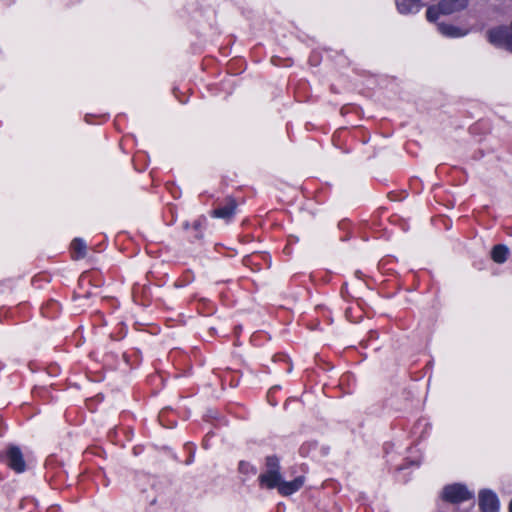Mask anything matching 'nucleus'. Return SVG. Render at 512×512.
Segmentation results:
<instances>
[{"instance_id": "nucleus-1", "label": "nucleus", "mask_w": 512, "mask_h": 512, "mask_svg": "<svg viewBox=\"0 0 512 512\" xmlns=\"http://www.w3.org/2000/svg\"><path fill=\"white\" fill-rule=\"evenodd\" d=\"M426 17L429 22L435 23L443 35H448V0H441L437 4L428 7Z\"/></svg>"}, {"instance_id": "nucleus-2", "label": "nucleus", "mask_w": 512, "mask_h": 512, "mask_svg": "<svg viewBox=\"0 0 512 512\" xmlns=\"http://www.w3.org/2000/svg\"><path fill=\"white\" fill-rule=\"evenodd\" d=\"M6 462L9 468L16 473H22L26 469L24 456L19 447L11 445L7 449Z\"/></svg>"}, {"instance_id": "nucleus-3", "label": "nucleus", "mask_w": 512, "mask_h": 512, "mask_svg": "<svg viewBox=\"0 0 512 512\" xmlns=\"http://www.w3.org/2000/svg\"><path fill=\"white\" fill-rule=\"evenodd\" d=\"M479 506L482 512H498L499 499L492 490H482L479 493Z\"/></svg>"}, {"instance_id": "nucleus-4", "label": "nucleus", "mask_w": 512, "mask_h": 512, "mask_svg": "<svg viewBox=\"0 0 512 512\" xmlns=\"http://www.w3.org/2000/svg\"><path fill=\"white\" fill-rule=\"evenodd\" d=\"M474 498V491L467 486L454 483L450 485V503H460Z\"/></svg>"}, {"instance_id": "nucleus-5", "label": "nucleus", "mask_w": 512, "mask_h": 512, "mask_svg": "<svg viewBox=\"0 0 512 512\" xmlns=\"http://www.w3.org/2000/svg\"><path fill=\"white\" fill-rule=\"evenodd\" d=\"M305 479L303 476H299L295 478L293 481H284L281 479L279 485L277 486L278 492L282 496H289L295 492H297L303 485Z\"/></svg>"}, {"instance_id": "nucleus-6", "label": "nucleus", "mask_w": 512, "mask_h": 512, "mask_svg": "<svg viewBox=\"0 0 512 512\" xmlns=\"http://www.w3.org/2000/svg\"><path fill=\"white\" fill-rule=\"evenodd\" d=\"M259 483L261 487H265L267 489H273L277 488L279 485L282 475L280 471H267L265 470L264 473H262L259 476Z\"/></svg>"}, {"instance_id": "nucleus-7", "label": "nucleus", "mask_w": 512, "mask_h": 512, "mask_svg": "<svg viewBox=\"0 0 512 512\" xmlns=\"http://www.w3.org/2000/svg\"><path fill=\"white\" fill-rule=\"evenodd\" d=\"M237 207V203L234 199L228 198L225 204L221 207L216 208L212 212V216L216 218H222L225 220H229L235 214V210Z\"/></svg>"}, {"instance_id": "nucleus-8", "label": "nucleus", "mask_w": 512, "mask_h": 512, "mask_svg": "<svg viewBox=\"0 0 512 512\" xmlns=\"http://www.w3.org/2000/svg\"><path fill=\"white\" fill-rule=\"evenodd\" d=\"M397 7L400 13H416L421 7L420 0H397Z\"/></svg>"}, {"instance_id": "nucleus-9", "label": "nucleus", "mask_w": 512, "mask_h": 512, "mask_svg": "<svg viewBox=\"0 0 512 512\" xmlns=\"http://www.w3.org/2000/svg\"><path fill=\"white\" fill-rule=\"evenodd\" d=\"M71 249L74 259H81L86 256V243L81 238H75L71 243Z\"/></svg>"}, {"instance_id": "nucleus-10", "label": "nucleus", "mask_w": 512, "mask_h": 512, "mask_svg": "<svg viewBox=\"0 0 512 512\" xmlns=\"http://www.w3.org/2000/svg\"><path fill=\"white\" fill-rule=\"evenodd\" d=\"M507 255H508V248L504 245H496L491 251L492 259L496 263L505 262L507 259Z\"/></svg>"}, {"instance_id": "nucleus-11", "label": "nucleus", "mask_w": 512, "mask_h": 512, "mask_svg": "<svg viewBox=\"0 0 512 512\" xmlns=\"http://www.w3.org/2000/svg\"><path fill=\"white\" fill-rule=\"evenodd\" d=\"M238 471L246 476L255 475L257 472L256 468L246 461L239 462Z\"/></svg>"}, {"instance_id": "nucleus-12", "label": "nucleus", "mask_w": 512, "mask_h": 512, "mask_svg": "<svg viewBox=\"0 0 512 512\" xmlns=\"http://www.w3.org/2000/svg\"><path fill=\"white\" fill-rule=\"evenodd\" d=\"M265 466L267 471H280L279 459L274 455L266 457Z\"/></svg>"}, {"instance_id": "nucleus-13", "label": "nucleus", "mask_w": 512, "mask_h": 512, "mask_svg": "<svg viewBox=\"0 0 512 512\" xmlns=\"http://www.w3.org/2000/svg\"><path fill=\"white\" fill-rule=\"evenodd\" d=\"M467 7V0H450V14Z\"/></svg>"}, {"instance_id": "nucleus-14", "label": "nucleus", "mask_w": 512, "mask_h": 512, "mask_svg": "<svg viewBox=\"0 0 512 512\" xmlns=\"http://www.w3.org/2000/svg\"><path fill=\"white\" fill-rule=\"evenodd\" d=\"M467 32H468L467 28H454V27L450 26L449 34H450V37H461V36L466 35Z\"/></svg>"}, {"instance_id": "nucleus-15", "label": "nucleus", "mask_w": 512, "mask_h": 512, "mask_svg": "<svg viewBox=\"0 0 512 512\" xmlns=\"http://www.w3.org/2000/svg\"><path fill=\"white\" fill-rule=\"evenodd\" d=\"M441 499L443 501H448V486H444L441 492Z\"/></svg>"}, {"instance_id": "nucleus-16", "label": "nucleus", "mask_w": 512, "mask_h": 512, "mask_svg": "<svg viewBox=\"0 0 512 512\" xmlns=\"http://www.w3.org/2000/svg\"><path fill=\"white\" fill-rule=\"evenodd\" d=\"M509 510H510V512H512V499H511V502H510V505H509Z\"/></svg>"}]
</instances>
